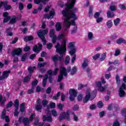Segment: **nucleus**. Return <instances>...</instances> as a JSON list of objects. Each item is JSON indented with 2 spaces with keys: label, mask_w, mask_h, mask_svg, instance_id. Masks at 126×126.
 <instances>
[{
  "label": "nucleus",
  "mask_w": 126,
  "mask_h": 126,
  "mask_svg": "<svg viewBox=\"0 0 126 126\" xmlns=\"http://www.w3.org/2000/svg\"><path fill=\"white\" fill-rule=\"evenodd\" d=\"M69 114H70V111L69 110H68L66 113L62 112L59 118V120L63 121V120H64V119H66L67 121H70Z\"/></svg>",
  "instance_id": "nucleus-7"
},
{
  "label": "nucleus",
  "mask_w": 126,
  "mask_h": 126,
  "mask_svg": "<svg viewBox=\"0 0 126 126\" xmlns=\"http://www.w3.org/2000/svg\"><path fill=\"white\" fill-rule=\"evenodd\" d=\"M113 126H120V123L118 120H115L113 123Z\"/></svg>",
  "instance_id": "nucleus-54"
},
{
  "label": "nucleus",
  "mask_w": 126,
  "mask_h": 126,
  "mask_svg": "<svg viewBox=\"0 0 126 126\" xmlns=\"http://www.w3.org/2000/svg\"><path fill=\"white\" fill-rule=\"evenodd\" d=\"M25 110V104L22 103L20 106V111L21 113H23Z\"/></svg>",
  "instance_id": "nucleus-42"
},
{
  "label": "nucleus",
  "mask_w": 126,
  "mask_h": 126,
  "mask_svg": "<svg viewBox=\"0 0 126 126\" xmlns=\"http://www.w3.org/2000/svg\"><path fill=\"white\" fill-rule=\"evenodd\" d=\"M82 66L83 69H84L86 67H87V66H88V60H87L86 59H84L83 63L82 64Z\"/></svg>",
  "instance_id": "nucleus-28"
},
{
  "label": "nucleus",
  "mask_w": 126,
  "mask_h": 126,
  "mask_svg": "<svg viewBox=\"0 0 126 126\" xmlns=\"http://www.w3.org/2000/svg\"><path fill=\"white\" fill-rule=\"evenodd\" d=\"M107 16L108 18H113L115 17V13L112 11H108L107 12Z\"/></svg>",
  "instance_id": "nucleus-26"
},
{
  "label": "nucleus",
  "mask_w": 126,
  "mask_h": 126,
  "mask_svg": "<svg viewBox=\"0 0 126 126\" xmlns=\"http://www.w3.org/2000/svg\"><path fill=\"white\" fill-rule=\"evenodd\" d=\"M59 69L57 68H55V71H52L51 70H49L48 71V74L49 75V80L50 83H51L53 82V77L52 76H53V75H56Z\"/></svg>",
  "instance_id": "nucleus-9"
},
{
  "label": "nucleus",
  "mask_w": 126,
  "mask_h": 126,
  "mask_svg": "<svg viewBox=\"0 0 126 126\" xmlns=\"http://www.w3.org/2000/svg\"><path fill=\"white\" fill-rule=\"evenodd\" d=\"M49 0H33L34 3L36 4H39L40 2H43L45 3L46 2L48 1Z\"/></svg>",
  "instance_id": "nucleus-32"
},
{
  "label": "nucleus",
  "mask_w": 126,
  "mask_h": 126,
  "mask_svg": "<svg viewBox=\"0 0 126 126\" xmlns=\"http://www.w3.org/2000/svg\"><path fill=\"white\" fill-rule=\"evenodd\" d=\"M126 89V85L125 83H123L119 90V96L120 97H124L126 96V92L125 90Z\"/></svg>",
  "instance_id": "nucleus-10"
},
{
  "label": "nucleus",
  "mask_w": 126,
  "mask_h": 126,
  "mask_svg": "<svg viewBox=\"0 0 126 126\" xmlns=\"http://www.w3.org/2000/svg\"><path fill=\"white\" fill-rule=\"evenodd\" d=\"M34 92V88L32 87V89H30L28 91V94H32Z\"/></svg>",
  "instance_id": "nucleus-57"
},
{
  "label": "nucleus",
  "mask_w": 126,
  "mask_h": 126,
  "mask_svg": "<svg viewBox=\"0 0 126 126\" xmlns=\"http://www.w3.org/2000/svg\"><path fill=\"white\" fill-rule=\"evenodd\" d=\"M105 59H106V54L103 53L101 56L100 61H101V62H103V61H104Z\"/></svg>",
  "instance_id": "nucleus-48"
},
{
  "label": "nucleus",
  "mask_w": 126,
  "mask_h": 126,
  "mask_svg": "<svg viewBox=\"0 0 126 126\" xmlns=\"http://www.w3.org/2000/svg\"><path fill=\"white\" fill-rule=\"evenodd\" d=\"M48 79V75L46 74L45 75V77L43 79V82H42V85L44 87L46 86V84H47V80Z\"/></svg>",
  "instance_id": "nucleus-34"
},
{
  "label": "nucleus",
  "mask_w": 126,
  "mask_h": 126,
  "mask_svg": "<svg viewBox=\"0 0 126 126\" xmlns=\"http://www.w3.org/2000/svg\"><path fill=\"white\" fill-rule=\"evenodd\" d=\"M120 53L121 52H120V50L117 49L115 51V53L114 55L115 56V57H118V56H119V55H120Z\"/></svg>",
  "instance_id": "nucleus-59"
},
{
  "label": "nucleus",
  "mask_w": 126,
  "mask_h": 126,
  "mask_svg": "<svg viewBox=\"0 0 126 126\" xmlns=\"http://www.w3.org/2000/svg\"><path fill=\"white\" fill-rule=\"evenodd\" d=\"M60 95L61 93L58 92L56 95L53 96V99H54V100H58V99H59V97H60Z\"/></svg>",
  "instance_id": "nucleus-50"
},
{
  "label": "nucleus",
  "mask_w": 126,
  "mask_h": 126,
  "mask_svg": "<svg viewBox=\"0 0 126 126\" xmlns=\"http://www.w3.org/2000/svg\"><path fill=\"white\" fill-rule=\"evenodd\" d=\"M120 8H121V9L125 10V9H126V5H124V4H120L119 5Z\"/></svg>",
  "instance_id": "nucleus-64"
},
{
  "label": "nucleus",
  "mask_w": 126,
  "mask_h": 126,
  "mask_svg": "<svg viewBox=\"0 0 126 126\" xmlns=\"http://www.w3.org/2000/svg\"><path fill=\"white\" fill-rule=\"evenodd\" d=\"M34 68H35V66L29 67L28 71L30 72V73H31V72H33V71L34 70Z\"/></svg>",
  "instance_id": "nucleus-53"
},
{
  "label": "nucleus",
  "mask_w": 126,
  "mask_h": 126,
  "mask_svg": "<svg viewBox=\"0 0 126 126\" xmlns=\"http://www.w3.org/2000/svg\"><path fill=\"white\" fill-rule=\"evenodd\" d=\"M109 9L111 11H116V10H117V6L116 5V3L114 2H112L109 7Z\"/></svg>",
  "instance_id": "nucleus-24"
},
{
  "label": "nucleus",
  "mask_w": 126,
  "mask_h": 126,
  "mask_svg": "<svg viewBox=\"0 0 126 126\" xmlns=\"http://www.w3.org/2000/svg\"><path fill=\"white\" fill-rule=\"evenodd\" d=\"M54 16H55V10L52 9L49 14H46L44 15V18H47V19H52Z\"/></svg>",
  "instance_id": "nucleus-15"
},
{
  "label": "nucleus",
  "mask_w": 126,
  "mask_h": 126,
  "mask_svg": "<svg viewBox=\"0 0 126 126\" xmlns=\"http://www.w3.org/2000/svg\"><path fill=\"white\" fill-rule=\"evenodd\" d=\"M51 114L53 117H57L58 116V112L55 109L51 110Z\"/></svg>",
  "instance_id": "nucleus-45"
},
{
  "label": "nucleus",
  "mask_w": 126,
  "mask_h": 126,
  "mask_svg": "<svg viewBox=\"0 0 126 126\" xmlns=\"http://www.w3.org/2000/svg\"><path fill=\"white\" fill-rule=\"evenodd\" d=\"M42 47V46L41 44H39L37 45H35L32 48V51L35 53H39L40 51H41Z\"/></svg>",
  "instance_id": "nucleus-18"
},
{
  "label": "nucleus",
  "mask_w": 126,
  "mask_h": 126,
  "mask_svg": "<svg viewBox=\"0 0 126 126\" xmlns=\"http://www.w3.org/2000/svg\"><path fill=\"white\" fill-rule=\"evenodd\" d=\"M35 117V114H32L30 118V119L28 118H24L23 120V123L24 124L25 126H29V122L33 121V119Z\"/></svg>",
  "instance_id": "nucleus-12"
},
{
  "label": "nucleus",
  "mask_w": 126,
  "mask_h": 126,
  "mask_svg": "<svg viewBox=\"0 0 126 126\" xmlns=\"http://www.w3.org/2000/svg\"><path fill=\"white\" fill-rule=\"evenodd\" d=\"M10 73V70H5L3 72L2 75L0 77V80H3L5 78H7Z\"/></svg>",
  "instance_id": "nucleus-14"
},
{
  "label": "nucleus",
  "mask_w": 126,
  "mask_h": 126,
  "mask_svg": "<svg viewBox=\"0 0 126 126\" xmlns=\"http://www.w3.org/2000/svg\"><path fill=\"white\" fill-rule=\"evenodd\" d=\"M55 107H56V103L54 102H51L50 103L49 106L47 107V108L48 109H49V108H51V109H54L55 108Z\"/></svg>",
  "instance_id": "nucleus-44"
},
{
  "label": "nucleus",
  "mask_w": 126,
  "mask_h": 126,
  "mask_svg": "<svg viewBox=\"0 0 126 126\" xmlns=\"http://www.w3.org/2000/svg\"><path fill=\"white\" fill-rule=\"evenodd\" d=\"M21 52H22V50L21 48H17L12 52V57H15L16 55L19 56L21 54Z\"/></svg>",
  "instance_id": "nucleus-19"
},
{
  "label": "nucleus",
  "mask_w": 126,
  "mask_h": 126,
  "mask_svg": "<svg viewBox=\"0 0 126 126\" xmlns=\"http://www.w3.org/2000/svg\"><path fill=\"white\" fill-rule=\"evenodd\" d=\"M6 100L5 97H2V95L0 94V106L1 107L4 106V102Z\"/></svg>",
  "instance_id": "nucleus-25"
},
{
  "label": "nucleus",
  "mask_w": 126,
  "mask_h": 126,
  "mask_svg": "<svg viewBox=\"0 0 126 126\" xmlns=\"http://www.w3.org/2000/svg\"><path fill=\"white\" fill-rule=\"evenodd\" d=\"M99 58H100V54H96L93 57V59H94V60H97V59H99Z\"/></svg>",
  "instance_id": "nucleus-55"
},
{
  "label": "nucleus",
  "mask_w": 126,
  "mask_h": 126,
  "mask_svg": "<svg viewBox=\"0 0 126 126\" xmlns=\"http://www.w3.org/2000/svg\"><path fill=\"white\" fill-rule=\"evenodd\" d=\"M116 81V84L117 85H120L121 84V78H120V76L119 75L117 74L115 77Z\"/></svg>",
  "instance_id": "nucleus-33"
},
{
  "label": "nucleus",
  "mask_w": 126,
  "mask_h": 126,
  "mask_svg": "<svg viewBox=\"0 0 126 126\" xmlns=\"http://www.w3.org/2000/svg\"><path fill=\"white\" fill-rule=\"evenodd\" d=\"M47 63V62L43 63H38L37 67L42 73H44V72L46 71V70H45L44 69H42L41 68L44 67V66L46 65Z\"/></svg>",
  "instance_id": "nucleus-17"
},
{
  "label": "nucleus",
  "mask_w": 126,
  "mask_h": 126,
  "mask_svg": "<svg viewBox=\"0 0 126 126\" xmlns=\"http://www.w3.org/2000/svg\"><path fill=\"white\" fill-rule=\"evenodd\" d=\"M17 21L16 16L13 15L10 17L9 23H10V24H14L16 23Z\"/></svg>",
  "instance_id": "nucleus-23"
},
{
  "label": "nucleus",
  "mask_w": 126,
  "mask_h": 126,
  "mask_svg": "<svg viewBox=\"0 0 126 126\" xmlns=\"http://www.w3.org/2000/svg\"><path fill=\"white\" fill-rule=\"evenodd\" d=\"M70 1L69 2H68L67 4H66L65 5L66 7L65 8H67V6L69 5V4H73L72 7H73V5H74V4L75 3V0H68Z\"/></svg>",
  "instance_id": "nucleus-36"
},
{
  "label": "nucleus",
  "mask_w": 126,
  "mask_h": 126,
  "mask_svg": "<svg viewBox=\"0 0 126 126\" xmlns=\"http://www.w3.org/2000/svg\"><path fill=\"white\" fill-rule=\"evenodd\" d=\"M93 9V7L92 6H91L90 7V9H89V14L90 17H91V16H92V15H93V13H92Z\"/></svg>",
  "instance_id": "nucleus-47"
},
{
  "label": "nucleus",
  "mask_w": 126,
  "mask_h": 126,
  "mask_svg": "<svg viewBox=\"0 0 126 126\" xmlns=\"http://www.w3.org/2000/svg\"><path fill=\"white\" fill-rule=\"evenodd\" d=\"M121 21V19L120 18H117L115 20H114V24L115 26H117V25H119V24L120 23V22Z\"/></svg>",
  "instance_id": "nucleus-39"
},
{
  "label": "nucleus",
  "mask_w": 126,
  "mask_h": 126,
  "mask_svg": "<svg viewBox=\"0 0 126 126\" xmlns=\"http://www.w3.org/2000/svg\"><path fill=\"white\" fill-rule=\"evenodd\" d=\"M116 43L118 44H122L123 43V44H126V41L124 38H119L116 40Z\"/></svg>",
  "instance_id": "nucleus-29"
},
{
  "label": "nucleus",
  "mask_w": 126,
  "mask_h": 126,
  "mask_svg": "<svg viewBox=\"0 0 126 126\" xmlns=\"http://www.w3.org/2000/svg\"><path fill=\"white\" fill-rule=\"evenodd\" d=\"M65 37V34H64V32H62L61 34H60L57 37V40L58 41H61V40H63L64 37Z\"/></svg>",
  "instance_id": "nucleus-31"
},
{
  "label": "nucleus",
  "mask_w": 126,
  "mask_h": 126,
  "mask_svg": "<svg viewBox=\"0 0 126 126\" xmlns=\"http://www.w3.org/2000/svg\"><path fill=\"white\" fill-rule=\"evenodd\" d=\"M106 25L108 28L110 29V28H112V27L113 26V22L112 20H109L106 23Z\"/></svg>",
  "instance_id": "nucleus-35"
},
{
  "label": "nucleus",
  "mask_w": 126,
  "mask_h": 126,
  "mask_svg": "<svg viewBox=\"0 0 126 126\" xmlns=\"http://www.w3.org/2000/svg\"><path fill=\"white\" fill-rule=\"evenodd\" d=\"M56 49V52L59 53L60 56L57 55L52 58V60L54 63L58 62V61L63 60V56L65 54L66 52V40L64 39L62 42V45L60 43H58L57 45L55 46Z\"/></svg>",
  "instance_id": "nucleus-2"
},
{
  "label": "nucleus",
  "mask_w": 126,
  "mask_h": 126,
  "mask_svg": "<svg viewBox=\"0 0 126 126\" xmlns=\"http://www.w3.org/2000/svg\"><path fill=\"white\" fill-rule=\"evenodd\" d=\"M72 114L73 115V120L75 122H77L78 121V117L74 113H72Z\"/></svg>",
  "instance_id": "nucleus-51"
},
{
  "label": "nucleus",
  "mask_w": 126,
  "mask_h": 126,
  "mask_svg": "<svg viewBox=\"0 0 126 126\" xmlns=\"http://www.w3.org/2000/svg\"><path fill=\"white\" fill-rule=\"evenodd\" d=\"M42 105L44 107H46V106L48 105V101H47L46 100H43L42 101Z\"/></svg>",
  "instance_id": "nucleus-60"
},
{
  "label": "nucleus",
  "mask_w": 126,
  "mask_h": 126,
  "mask_svg": "<svg viewBox=\"0 0 126 126\" xmlns=\"http://www.w3.org/2000/svg\"><path fill=\"white\" fill-rule=\"evenodd\" d=\"M70 60V57L69 56H67L65 59V64H68V63H69Z\"/></svg>",
  "instance_id": "nucleus-46"
},
{
  "label": "nucleus",
  "mask_w": 126,
  "mask_h": 126,
  "mask_svg": "<svg viewBox=\"0 0 126 126\" xmlns=\"http://www.w3.org/2000/svg\"><path fill=\"white\" fill-rule=\"evenodd\" d=\"M33 40V36H26L24 38V41L25 42H28V41H32Z\"/></svg>",
  "instance_id": "nucleus-38"
},
{
  "label": "nucleus",
  "mask_w": 126,
  "mask_h": 126,
  "mask_svg": "<svg viewBox=\"0 0 126 126\" xmlns=\"http://www.w3.org/2000/svg\"><path fill=\"white\" fill-rule=\"evenodd\" d=\"M96 93H97L96 90H94L92 93H90V90H88L86 96L83 99L84 103H87L90 99L92 101L96 97Z\"/></svg>",
  "instance_id": "nucleus-5"
},
{
  "label": "nucleus",
  "mask_w": 126,
  "mask_h": 126,
  "mask_svg": "<svg viewBox=\"0 0 126 126\" xmlns=\"http://www.w3.org/2000/svg\"><path fill=\"white\" fill-rule=\"evenodd\" d=\"M18 106H19V101L18 99H16L15 102V109H18Z\"/></svg>",
  "instance_id": "nucleus-49"
},
{
  "label": "nucleus",
  "mask_w": 126,
  "mask_h": 126,
  "mask_svg": "<svg viewBox=\"0 0 126 126\" xmlns=\"http://www.w3.org/2000/svg\"><path fill=\"white\" fill-rule=\"evenodd\" d=\"M94 17L97 19L99 18V16H100V13L96 12L94 14Z\"/></svg>",
  "instance_id": "nucleus-63"
},
{
  "label": "nucleus",
  "mask_w": 126,
  "mask_h": 126,
  "mask_svg": "<svg viewBox=\"0 0 126 126\" xmlns=\"http://www.w3.org/2000/svg\"><path fill=\"white\" fill-rule=\"evenodd\" d=\"M27 57V56L26 55V54H24L22 57V59H21L22 62L25 61V60H26Z\"/></svg>",
  "instance_id": "nucleus-61"
},
{
  "label": "nucleus",
  "mask_w": 126,
  "mask_h": 126,
  "mask_svg": "<svg viewBox=\"0 0 126 126\" xmlns=\"http://www.w3.org/2000/svg\"><path fill=\"white\" fill-rule=\"evenodd\" d=\"M31 77V74H30L28 76L26 77L24 79V82H28L30 80Z\"/></svg>",
  "instance_id": "nucleus-41"
},
{
  "label": "nucleus",
  "mask_w": 126,
  "mask_h": 126,
  "mask_svg": "<svg viewBox=\"0 0 126 126\" xmlns=\"http://www.w3.org/2000/svg\"><path fill=\"white\" fill-rule=\"evenodd\" d=\"M4 7L5 10H9L11 8V6L7 4V1H5L4 2L0 1V8L1 7Z\"/></svg>",
  "instance_id": "nucleus-13"
},
{
  "label": "nucleus",
  "mask_w": 126,
  "mask_h": 126,
  "mask_svg": "<svg viewBox=\"0 0 126 126\" xmlns=\"http://www.w3.org/2000/svg\"><path fill=\"white\" fill-rule=\"evenodd\" d=\"M96 21L97 22V23H100V22H102V21H103V18L102 17H98L97 18H96Z\"/></svg>",
  "instance_id": "nucleus-56"
},
{
  "label": "nucleus",
  "mask_w": 126,
  "mask_h": 126,
  "mask_svg": "<svg viewBox=\"0 0 126 126\" xmlns=\"http://www.w3.org/2000/svg\"><path fill=\"white\" fill-rule=\"evenodd\" d=\"M71 71V75H74L77 71V69L75 67H73L72 69L70 67H68L67 69L64 67H61L60 68V75L58 76V81L61 82L63 80L64 76H67V73Z\"/></svg>",
  "instance_id": "nucleus-3"
},
{
  "label": "nucleus",
  "mask_w": 126,
  "mask_h": 126,
  "mask_svg": "<svg viewBox=\"0 0 126 126\" xmlns=\"http://www.w3.org/2000/svg\"><path fill=\"white\" fill-rule=\"evenodd\" d=\"M49 35L50 37H51V38H53V37H55V36H56V35H55V30L51 29Z\"/></svg>",
  "instance_id": "nucleus-37"
},
{
  "label": "nucleus",
  "mask_w": 126,
  "mask_h": 126,
  "mask_svg": "<svg viewBox=\"0 0 126 126\" xmlns=\"http://www.w3.org/2000/svg\"><path fill=\"white\" fill-rule=\"evenodd\" d=\"M3 17H4V23H6V22H8L10 20V16H8V13L7 12H5L3 13Z\"/></svg>",
  "instance_id": "nucleus-16"
},
{
  "label": "nucleus",
  "mask_w": 126,
  "mask_h": 126,
  "mask_svg": "<svg viewBox=\"0 0 126 126\" xmlns=\"http://www.w3.org/2000/svg\"><path fill=\"white\" fill-rule=\"evenodd\" d=\"M122 114L125 117V123L126 124V109L124 108L122 111Z\"/></svg>",
  "instance_id": "nucleus-43"
},
{
  "label": "nucleus",
  "mask_w": 126,
  "mask_h": 126,
  "mask_svg": "<svg viewBox=\"0 0 126 126\" xmlns=\"http://www.w3.org/2000/svg\"><path fill=\"white\" fill-rule=\"evenodd\" d=\"M69 94L70 95L69 99L70 101H73V100H74V98L76 97L77 92L75 90L71 89L69 91Z\"/></svg>",
  "instance_id": "nucleus-11"
},
{
  "label": "nucleus",
  "mask_w": 126,
  "mask_h": 126,
  "mask_svg": "<svg viewBox=\"0 0 126 126\" xmlns=\"http://www.w3.org/2000/svg\"><path fill=\"white\" fill-rule=\"evenodd\" d=\"M42 105H41V99H37V105L35 106V109L36 111H40V110H42Z\"/></svg>",
  "instance_id": "nucleus-22"
},
{
  "label": "nucleus",
  "mask_w": 126,
  "mask_h": 126,
  "mask_svg": "<svg viewBox=\"0 0 126 126\" xmlns=\"http://www.w3.org/2000/svg\"><path fill=\"white\" fill-rule=\"evenodd\" d=\"M37 84H38V81H37V80H35L32 83V87H33V86H36Z\"/></svg>",
  "instance_id": "nucleus-62"
},
{
  "label": "nucleus",
  "mask_w": 126,
  "mask_h": 126,
  "mask_svg": "<svg viewBox=\"0 0 126 126\" xmlns=\"http://www.w3.org/2000/svg\"><path fill=\"white\" fill-rule=\"evenodd\" d=\"M88 38L89 40H90L91 41L93 39V33H92V32H88Z\"/></svg>",
  "instance_id": "nucleus-40"
},
{
  "label": "nucleus",
  "mask_w": 126,
  "mask_h": 126,
  "mask_svg": "<svg viewBox=\"0 0 126 126\" xmlns=\"http://www.w3.org/2000/svg\"><path fill=\"white\" fill-rule=\"evenodd\" d=\"M43 124L41 123H39V118H36L34 123V126H43Z\"/></svg>",
  "instance_id": "nucleus-30"
},
{
  "label": "nucleus",
  "mask_w": 126,
  "mask_h": 126,
  "mask_svg": "<svg viewBox=\"0 0 126 126\" xmlns=\"http://www.w3.org/2000/svg\"><path fill=\"white\" fill-rule=\"evenodd\" d=\"M49 32V30H41L37 32V36L40 38L43 42V45H46V39L45 38V35Z\"/></svg>",
  "instance_id": "nucleus-6"
},
{
  "label": "nucleus",
  "mask_w": 126,
  "mask_h": 126,
  "mask_svg": "<svg viewBox=\"0 0 126 126\" xmlns=\"http://www.w3.org/2000/svg\"><path fill=\"white\" fill-rule=\"evenodd\" d=\"M75 42H70L68 44V48L69 49V54L72 56L71 63H74L75 61L76 60V55H75V53H76V47L74 46Z\"/></svg>",
  "instance_id": "nucleus-4"
},
{
  "label": "nucleus",
  "mask_w": 126,
  "mask_h": 126,
  "mask_svg": "<svg viewBox=\"0 0 126 126\" xmlns=\"http://www.w3.org/2000/svg\"><path fill=\"white\" fill-rule=\"evenodd\" d=\"M104 106V104L102 103V101H99L97 103V107L98 108H102Z\"/></svg>",
  "instance_id": "nucleus-52"
},
{
  "label": "nucleus",
  "mask_w": 126,
  "mask_h": 126,
  "mask_svg": "<svg viewBox=\"0 0 126 126\" xmlns=\"http://www.w3.org/2000/svg\"><path fill=\"white\" fill-rule=\"evenodd\" d=\"M95 86L100 92H104V91L107 89V87H108V86H104V87L102 86V83L100 81L95 82Z\"/></svg>",
  "instance_id": "nucleus-8"
},
{
  "label": "nucleus",
  "mask_w": 126,
  "mask_h": 126,
  "mask_svg": "<svg viewBox=\"0 0 126 126\" xmlns=\"http://www.w3.org/2000/svg\"><path fill=\"white\" fill-rule=\"evenodd\" d=\"M43 121H47L49 123H52L53 122V118H52V116L49 115H44L43 117Z\"/></svg>",
  "instance_id": "nucleus-21"
},
{
  "label": "nucleus",
  "mask_w": 126,
  "mask_h": 126,
  "mask_svg": "<svg viewBox=\"0 0 126 126\" xmlns=\"http://www.w3.org/2000/svg\"><path fill=\"white\" fill-rule=\"evenodd\" d=\"M12 101H10L9 102V103H8L6 106V108H11V107H12Z\"/></svg>",
  "instance_id": "nucleus-58"
},
{
  "label": "nucleus",
  "mask_w": 126,
  "mask_h": 126,
  "mask_svg": "<svg viewBox=\"0 0 126 126\" xmlns=\"http://www.w3.org/2000/svg\"><path fill=\"white\" fill-rule=\"evenodd\" d=\"M55 28L56 29V31H58V32H59V31H61L62 30V25L61 24V23H57Z\"/></svg>",
  "instance_id": "nucleus-27"
},
{
  "label": "nucleus",
  "mask_w": 126,
  "mask_h": 126,
  "mask_svg": "<svg viewBox=\"0 0 126 126\" xmlns=\"http://www.w3.org/2000/svg\"><path fill=\"white\" fill-rule=\"evenodd\" d=\"M73 4H70L67 6V8H65L62 11V14L64 16V26L65 27L64 31H66L69 27L70 25L74 26L71 30V34L76 33L77 30V26L75 25V20L78 19V17L76 16L75 13L77 12V8H72Z\"/></svg>",
  "instance_id": "nucleus-1"
},
{
  "label": "nucleus",
  "mask_w": 126,
  "mask_h": 126,
  "mask_svg": "<svg viewBox=\"0 0 126 126\" xmlns=\"http://www.w3.org/2000/svg\"><path fill=\"white\" fill-rule=\"evenodd\" d=\"M6 111L5 109H4L2 112V115H1V118L2 119H5V121L7 122V123H9V118L7 116H5V113Z\"/></svg>",
  "instance_id": "nucleus-20"
}]
</instances>
